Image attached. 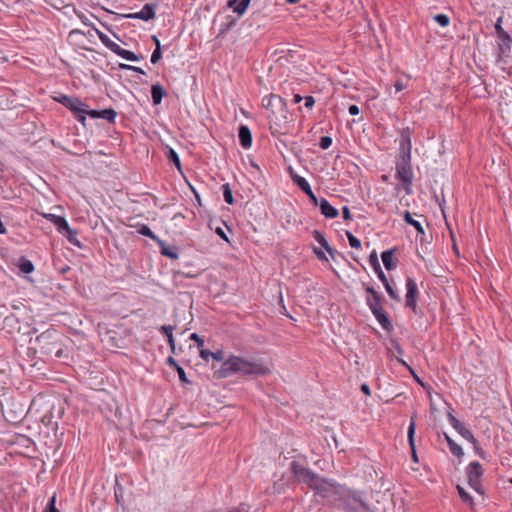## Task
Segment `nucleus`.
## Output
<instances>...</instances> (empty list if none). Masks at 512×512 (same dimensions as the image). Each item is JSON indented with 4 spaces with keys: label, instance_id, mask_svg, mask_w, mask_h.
Segmentation results:
<instances>
[{
    "label": "nucleus",
    "instance_id": "obj_33",
    "mask_svg": "<svg viewBox=\"0 0 512 512\" xmlns=\"http://www.w3.org/2000/svg\"><path fill=\"white\" fill-rule=\"evenodd\" d=\"M367 305L369 306L371 312L375 311V309H381L382 307V296L367 298Z\"/></svg>",
    "mask_w": 512,
    "mask_h": 512
},
{
    "label": "nucleus",
    "instance_id": "obj_4",
    "mask_svg": "<svg viewBox=\"0 0 512 512\" xmlns=\"http://www.w3.org/2000/svg\"><path fill=\"white\" fill-rule=\"evenodd\" d=\"M262 106L270 112L271 122L279 125L287 120L288 109L286 102L278 95L270 94L262 99Z\"/></svg>",
    "mask_w": 512,
    "mask_h": 512
},
{
    "label": "nucleus",
    "instance_id": "obj_10",
    "mask_svg": "<svg viewBox=\"0 0 512 512\" xmlns=\"http://www.w3.org/2000/svg\"><path fill=\"white\" fill-rule=\"evenodd\" d=\"M498 56L497 62L506 63V59L510 57L512 37L506 33L498 36Z\"/></svg>",
    "mask_w": 512,
    "mask_h": 512
},
{
    "label": "nucleus",
    "instance_id": "obj_60",
    "mask_svg": "<svg viewBox=\"0 0 512 512\" xmlns=\"http://www.w3.org/2000/svg\"><path fill=\"white\" fill-rule=\"evenodd\" d=\"M473 447H474L475 452H476L480 457H482V458H483V457H484V452H483L482 448L479 446V444H478V441H477V440H476V445H473Z\"/></svg>",
    "mask_w": 512,
    "mask_h": 512
},
{
    "label": "nucleus",
    "instance_id": "obj_63",
    "mask_svg": "<svg viewBox=\"0 0 512 512\" xmlns=\"http://www.w3.org/2000/svg\"><path fill=\"white\" fill-rule=\"evenodd\" d=\"M167 363H168L171 367H173V368H175V369L177 368V366H180V365L177 363V361H176L173 357H168V358H167Z\"/></svg>",
    "mask_w": 512,
    "mask_h": 512
},
{
    "label": "nucleus",
    "instance_id": "obj_36",
    "mask_svg": "<svg viewBox=\"0 0 512 512\" xmlns=\"http://www.w3.org/2000/svg\"><path fill=\"white\" fill-rule=\"evenodd\" d=\"M138 232L143 235V236H147L149 238H151L152 240L158 242L160 239L152 232V230L146 226V225H142L139 227L138 229Z\"/></svg>",
    "mask_w": 512,
    "mask_h": 512
},
{
    "label": "nucleus",
    "instance_id": "obj_54",
    "mask_svg": "<svg viewBox=\"0 0 512 512\" xmlns=\"http://www.w3.org/2000/svg\"><path fill=\"white\" fill-rule=\"evenodd\" d=\"M86 115H89L92 118H100L101 111H98V110H88L86 108Z\"/></svg>",
    "mask_w": 512,
    "mask_h": 512
},
{
    "label": "nucleus",
    "instance_id": "obj_29",
    "mask_svg": "<svg viewBox=\"0 0 512 512\" xmlns=\"http://www.w3.org/2000/svg\"><path fill=\"white\" fill-rule=\"evenodd\" d=\"M404 220L407 224L413 226L419 234H424V228L420 221L415 220L409 211L404 213Z\"/></svg>",
    "mask_w": 512,
    "mask_h": 512
},
{
    "label": "nucleus",
    "instance_id": "obj_40",
    "mask_svg": "<svg viewBox=\"0 0 512 512\" xmlns=\"http://www.w3.org/2000/svg\"><path fill=\"white\" fill-rule=\"evenodd\" d=\"M434 20L442 27H446L450 23V19L446 14L435 15Z\"/></svg>",
    "mask_w": 512,
    "mask_h": 512
},
{
    "label": "nucleus",
    "instance_id": "obj_41",
    "mask_svg": "<svg viewBox=\"0 0 512 512\" xmlns=\"http://www.w3.org/2000/svg\"><path fill=\"white\" fill-rule=\"evenodd\" d=\"M382 283H383V285H384V287H385V289H386L387 293L389 294V296H390L392 299L399 301V300H400V298H399V296L397 295V293L394 291V289L392 288V286L390 285V283H389L388 279L386 280V282H382Z\"/></svg>",
    "mask_w": 512,
    "mask_h": 512
},
{
    "label": "nucleus",
    "instance_id": "obj_39",
    "mask_svg": "<svg viewBox=\"0 0 512 512\" xmlns=\"http://www.w3.org/2000/svg\"><path fill=\"white\" fill-rule=\"evenodd\" d=\"M346 236L348 238V241H349V244L351 247H353L355 249L361 248L360 240L357 237H355L351 232L346 231Z\"/></svg>",
    "mask_w": 512,
    "mask_h": 512
},
{
    "label": "nucleus",
    "instance_id": "obj_21",
    "mask_svg": "<svg viewBox=\"0 0 512 512\" xmlns=\"http://www.w3.org/2000/svg\"><path fill=\"white\" fill-rule=\"evenodd\" d=\"M44 217L53 223L60 233L64 232V229L68 228V222L64 217L57 216L54 214H45Z\"/></svg>",
    "mask_w": 512,
    "mask_h": 512
},
{
    "label": "nucleus",
    "instance_id": "obj_20",
    "mask_svg": "<svg viewBox=\"0 0 512 512\" xmlns=\"http://www.w3.org/2000/svg\"><path fill=\"white\" fill-rule=\"evenodd\" d=\"M369 263L373 267V269H374L375 273L377 274L379 280L381 282H386L387 277L384 274V272L382 271V268H381L379 260H378L377 253L375 251H373L370 254V256H369Z\"/></svg>",
    "mask_w": 512,
    "mask_h": 512
},
{
    "label": "nucleus",
    "instance_id": "obj_38",
    "mask_svg": "<svg viewBox=\"0 0 512 512\" xmlns=\"http://www.w3.org/2000/svg\"><path fill=\"white\" fill-rule=\"evenodd\" d=\"M224 200L228 204H233L234 199L229 184L222 185Z\"/></svg>",
    "mask_w": 512,
    "mask_h": 512
},
{
    "label": "nucleus",
    "instance_id": "obj_58",
    "mask_svg": "<svg viewBox=\"0 0 512 512\" xmlns=\"http://www.w3.org/2000/svg\"><path fill=\"white\" fill-rule=\"evenodd\" d=\"M167 340H168L169 346L171 348V351L173 353H175V340H174L173 335H168Z\"/></svg>",
    "mask_w": 512,
    "mask_h": 512
},
{
    "label": "nucleus",
    "instance_id": "obj_43",
    "mask_svg": "<svg viewBox=\"0 0 512 512\" xmlns=\"http://www.w3.org/2000/svg\"><path fill=\"white\" fill-rule=\"evenodd\" d=\"M332 144V139L331 137L329 136H323L321 137L320 139V142H319V146L323 149V150H326L328 149Z\"/></svg>",
    "mask_w": 512,
    "mask_h": 512
},
{
    "label": "nucleus",
    "instance_id": "obj_49",
    "mask_svg": "<svg viewBox=\"0 0 512 512\" xmlns=\"http://www.w3.org/2000/svg\"><path fill=\"white\" fill-rule=\"evenodd\" d=\"M211 354H212V351L207 350V349L200 348V357H201L204 361H208V360H209V358L211 357Z\"/></svg>",
    "mask_w": 512,
    "mask_h": 512
},
{
    "label": "nucleus",
    "instance_id": "obj_15",
    "mask_svg": "<svg viewBox=\"0 0 512 512\" xmlns=\"http://www.w3.org/2000/svg\"><path fill=\"white\" fill-rule=\"evenodd\" d=\"M124 17L130 18V19H141L144 21H148L155 17L154 6L151 4H145L143 6V8L141 9V11H139L137 13L126 14V15H124Z\"/></svg>",
    "mask_w": 512,
    "mask_h": 512
},
{
    "label": "nucleus",
    "instance_id": "obj_45",
    "mask_svg": "<svg viewBox=\"0 0 512 512\" xmlns=\"http://www.w3.org/2000/svg\"><path fill=\"white\" fill-rule=\"evenodd\" d=\"M502 20L503 18L500 16L495 24V31L497 33V36L506 34L507 32L502 28Z\"/></svg>",
    "mask_w": 512,
    "mask_h": 512
},
{
    "label": "nucleus",
    "instance_id": "obj_25",
    "mask_svg": "<svg viewBox=\"0 0 512 512\" xmlns=\"http://www.w3.org/2000/svg\"><path fill=\"white\" fill-rule=\"evenodd\" d=\"M158 245L161 248V254L170 258V259H178L179 255L174 247H168L166 243L162 240H159Z\"/></svg>",
    "mask_w": 512,
    "mask_h": 512
},
{
    "label": "nucleus",
    "instance_id": "obj_31",
    "mask_svg": "<svg viewBox=\"0 0 512 512\" xmlns=\"http://www.w3.org/2000/svg\"><path fill=\"white\" fill-rule=\"evenodd\" d=\"M98 37L101 40V42L112 52L115 53L116 49L118 48V44L112 41L106 34L103 32L97 31Z\"/></svg>",
    "mask_w": 512,
    "mask_h": 512
},
{
    "label": "nucleus",
    "instance_id": "obj_27",
    "mask_svg": "<svg viewBox=\"0 0 512 512\" xmlns=\"http://www.w3.org/2000/svg\"><path fill=\"white\" fill-rule=\"evenodd\" d=\"M444 437H445V440H446V442H447V444H448V446H449L450 452H451L454 456H456V457H458V458L462 457V456H463V450H462V448H461L458 444H456V443L452 440V438H451L449 435H447L446 433H444Z\"/></svg>",
    "mask_w": 512,
    "mask_h": 512
},
{
    "label": "nucleus",
    "instance_id": "obj_46",
    "mask_svg": "<svg viewBox=\"0 0 512 512\" xmlns=\"http://www.w3.org/2000/svg\"><path fill=\"white\" fill-rule=\"evenodd\" d=\"M190 340L195 341L198 348H202L204 345V340L197 333H192L190 335Z\"/></svg>",
    "mask_w": 512,
    "mask_h": 512
},
{
    "label": "nucleus",
    "instance_id": "obj_37",
    "mask_svg": "<svg viewBox=\"0 0 512 512\" xmlns=\"http://www.w3.org/2000/svg\"><path fill=\"white\" fill-rule=\"evenodd\" d=\"M167 158L170 162L175 164L178 170L181 169L179 156L173 149H169V151L167 152Z\"/></svg>",
    "mask_w": 512,
    "mask_h": 512
},
{
    "label": "nucleus",
    "instance_id": "obj_30",
    "mask_svg": "<svg viewBox=\"0 0 512 512\" xmlns=\"http://www.w3.org/2000/svg\"><path fill=\"white\" fill-rule=\"evenodd\" d=\"M115 54L128 60V61H138L140 60V56L136 55L134 52L126 50L118 46L115 51Z\"/></svg>",
    "mask_w": 512,
    "mask_h": 512
},
{
    "label": "nucleus",
    "instance_id": "obj_59",
    "mask_svg": "<svg viewBox=\"0 0 512 512\" xmlns=\"http://www.w3.org/2000/svg\"><path fill=\"white\" fill-rule=\"evenodd\" d=\"M348 111H349L350 115H353V116L358 115L359 114V107L357 105H351L349 107Z\"/></svg>",
    "mask_w": 512,
    "mask_h": 512
},
{
    "label": "nucleus",
    "instance_id": "obj_13",
    "mask_svg": "<svg viewBox=\"0 0 512 512\" xmlns=\"http://www.w3.org/2000/svg\"><path fill=\"white\" fill-rule=\"evenodd\" d=\"M406 289V306L411 308L413 311H416L418 288L416 282L412 278L407 279Z\"/></svg>",
    "mask_w": 512,
    "mask_h": 512
},
{
    "label": "nucleus",
    "instance_id": "obj_17",
    "mask_svg": "<svg viewBox=\"0 0 512 512\" xmlns=\"http://www.w3.org/2000/svg\"><path fill=\"white\" fill-rule=\"evenodd\" d=\"M317 206L320 207L321 214L324 215L326 218H336L339 214L338 210L324 198L318 200Z\"/></svg>",
    "mask_w": 512,
    "mask_h": 512
},
{
    "label": "nucleus",
    "instance_id": "obj_2",
    "mask_svg": "<svg viewBox=\"0 0 512 512\" xmlns=\"http://www.w3.org/2000/svg\"><path fill=\"white\" fill-rule=\"evenodd\" d=\"M39 352L47 357L61 359L64 354L62 335L55 330H47L35 339Z\"/></svg>",
    "mask_w": 512,
    "mask_h": 512
},
{
    "label": "nucleus",
    "instance_id": "obj_19",
    "mask_svg": "<svg viewBox=\"0 0 512 512\" xmlns=\"http://www.w3.org/2000/svg\"><path fill=\"white\" fill-rule=\"evenodd\" d=\"M312 234L314 239L321 245L323 249H325L329 253L332 259H335L336 251L328 244L324 234L318 230H314Z\"/></svg>",
    "mask_w": 512,
    "mask_h": 512
},
{
    "label": "nucleus",
    "instance_id": "obj_7",
    "mask_svg": "<svg viewBox=\"0 0 512 512\" xmlns=\"http://www.w3.org/2000/svg\"><path fill=\"white\" fill-rule=\"evenodd\" d=\"M56 100L63 106L71 110L75 118L85 125L86 121V105L77 97H69L67 95H61Z\"/></svg>",
    "mask_w": 512,
    "mask_h": 512
},
{
    "label": "nucleus",
    "instance_id": "obj_62",
    "mask_svg": "<svg viewBox=\"0 0 512 512\" xmlns=\"http://www.w3.org/2000/svg\"><path fill=\"white\" fill-rule=\"evenodd\" d=\"M361 391H362L364 394H366L367 396H370V395H371L370 388H369L368 384H366V383H363V384L361 385Z\"/></svg>",
    "mask_w": 512,
    "mask_h": 512
},
{
    "label": "nucleus",
    "instance_id": "obj_42",
    "mask_svg": "<svg viewBox=\"0 0 512 512\" xmlns=\"http://www.w3.org/2000/svg\"><path fill=\"white\" fill-rule=\"evenodd\" d=\"M162 57V52H161V45L160 43H158V46L155 48V50L153 51L152 55H151V63L153 64H156Z\"/></svg>",
    "mask_w": 512,
    "mask_h": 512
},
{
    "label": "nucleus",
    "instance_id": "obj_16",
    "mask_svg": "<svg viewBox=\"0 0 512 512\" xmlns=\"http://www.w3.org/2000/svg\"><path fill=\"white\" fill-rule=\"evenodd\" d=\"M372 314L374 315V317L377 319V321L380 323L384 330L388 332L393 330V325L383 308L378 310L375 309V311H373Z\"/></svg>",
    "mask_w": 512,
    "mask_h": 512
},
{
    "label": "nucleus",
    "instance_id": "obj_55",
    "mask_svg": "<svg viewBox=\"0 0 512 512\" xmlns=\"http://www.w3.org/2000/svg\"><path fill=\"white\" fill-rule=\"evenodd\" d=\"M391 344L399 355H403V349L397 341L391 340Z\"/></svg>",
    "mask_w": 512,
    "mask_h": 512
},
{
    "label": "nucleus",
    "instance_id": "obj_64",
    "mask_svg": "<svg viewBox=\"0 0 512 512\" xmlns=\"http://www.w3.org/2000/svg\"><path fill=\"white\" fill-rule=\"evenodd\" d=\"M74 12L76 13V15L81 19V21L85 24V25H88L87 23V17L81 13V12H77L75 9H74Z\"/></svg>",
    "mask_w": 512,
    "mask_h": 512
},
{
    "label": "nucleus",
    "instance_id": "obj_32",
    "mask_svg": "<svg viewBox=\"0 0 512 512\" xmlns=\"http://www.w3.org/2000/svg\"><path fill=\"white\" fill-rule=\"evenodd\" d=\"M18 267H19L20 271L25 273V274H29V273L34 271L33 263L30 260H28V259H26L24 257H21L19 259Z\"/></svg>",
    "mask_w": 512,
    "mask_h": 512
},
{
    "label": "nucleus",
    "instance_id": "obj_51",
    "mask_svg": "<svg viewBox=\"0 0 512 512\" xmlns=\"http://www.w3.org/2000/svg\"><path fill=\"white\" fill-rule=\"evenodd\" d=\"M313 251H314V253L316 254V256H317V258H318L319 260H322V261H327V260H328V259H327V257H326V255L324 254V252H323L321 249H319V248L315 247V248L313 249Z\"/></svg>",
    "mask_w": 512,
    "mask_h": 512
},
{
    "label": "nucleus",
    "instance_id": "obj_18",
    "mask_svg": "<svg viewBox=\"0 0 512 512\" xmlns=\"http://www.w3.org/2000/svg\"><path fill=\"white\" fill-rule=\"evenodd\" d=\"M238 137L240 144L243 148L247 149L251 147L252 144V135L250 129L245 126L241 125L238 132Z\"/></svg>",
    "mask_w": 512,
    "mask_h": 512
},
{
    "label": "nucleus",
    "instance_id": "obj_56",
    "mask_svg": "<svg viewBox=\"0 0 512 512\" xmlns=\"http://www.w3.org/2000/svg\"><path fill=\"white\" fill-rule=\"evenodd\" d=\"M342 214H343V218L345 220H350L351 219V213H350V210L347 206H344L342 208Z\"/></svg>",
    "mask_w": 512,
    "mask_h": 512
},
{
    "label": "nucleus",
    "instance_id": "obj_26",
    "mask_svg": "<svg viewBox=\"0 0 512 512\" xmlns=\"http://www.w3.org/2000/svg\"><path fill=\"white\" fill-rule=\"evenodd\" d=\"M394 251H395V249L386 250V251L382 252V254H381L382 262H383L385 268L389 271L396 268V264L393 263V261H392V256H393Z\"/></svg>",
    "mask_w": 512,
    "mask_h": 512
},
{
    "label": "nucleus",
    "instance_id": "obj_5",
    "mask_svg": "<svg viewBox=\"0 0 512 512\" xmlns=\"http://www.w3.org/2000/svg\"><path fill=\"white\" fill-rule=\"evenodd\" d=\"M396 177L402 181L405 192L411 194L413 181L411 156H399L396 163Z\"/></svg>",
    "mask_w": 512,
    "mask_h": 512
},
{
    "label": "nucleus",
    "instance_id": "obj_9",
    "mask_svg": "<svg viewBox=\"0 0 512 512\" xmlns=\"http://www.w3.org/2000/svg\"><path fill=\"white\" fill-rule=\"evenodd\" d=\"M466 473H467L469 486L476 492L483 494L482 484H481L483 469H482L481 464L477 461L471 462L466 469Z\"/></svg>",
    "mask_w": 512,
    "mask_h": 512
},
{
    "label": "nucleus",
    "instance_id": "obj_50",
    "mask_svg": "<svg viewBox=\"0 0 512 512\" xmlns=\"http://www.w3.org/2000/svg\"><path fill=\"white\" fill-rule=\"evenodd\" d=\"M211 358H213L216 361H223L224 360V352L222 350L212 352Z\"/></svg>",
    "mask_w": 512,
    "mask_h": 512
},
{
    "label": "nucleus",
    "instance_id": "obj_1",
    "mask_svg": "<svg viewBox=\"0 0 512 512\" xmlns=\"http://www.w3.org/2000/svg\"><path fill=\"white\" fill-rule=\"evenodd\" d=\"M236 373L246 376H265L271 373V367L262 361L231 355L222 362L220 368L214 370V377L222 379Z\"/></svg>",
    "mask_w": 512,
    "mask_h": 512
},
{
    "label": "nucleus",
    "instance_id": "obj_11",
    "mask_svg": "<svg viewBox=\"0 0 512 512\" xmlns=\"http://www.w3.org/2000/svg\"><path fill=\"white\" fill-rule=\"evenodd\" d=\"M411 137L412 130L409 127L403 128L400 131L399 156H411Z\"/></svg>",
    "mask_w": 512,
    "mask_h": 512
},
{
    "label": "nucleus",
    "instance_id": "obj_47",
    "mask_svg": "<svg viewBox=\"0 0 512 512\" xmlns=\"http://www.w3.org/2000/svg\"><path fill=\"white\" fill-rule=\"evenodd\" d=\"M175 370L177 371L179 379H180L181 382L189 383V380L186 377V373H185L184 369L181 366H177V368Z\"/></svg>",
    "mask_w": 512,
    "mask_h": 512
},
{
    "label": "nucleus",
    "instance_id": "obj_35",
    "mask_svg": "<svg viewBox=\"0 0 512 512\" xmlns=\"http://www.w3.org/2000/svg\"><path fill=\"white\" fill-rule=\"evenodd\" d=\"M457 491L463 502L469 504L470 506H473V498L470 496L468 492H466V490L463 487L457 485Z\"/></svg>",
    "mask_w": 512,
    "mask_h": 512
},
{
    "label": "nucleus",
    "instance_id": "obj_12",
    "mask_svg": "<svg viewBox=\"0 0 512 512\" xmlns=\"http://www.w3.org/2000/svg\"><path fill=\"white\" fill-rule=\"evenodd\" d=\"M448 420L452 427L467 441L472 443V445H476V438L473 436L472 432L467 429L451 412H448Z\"/></svg>",
    "mask_w": 512,
    "mask_h": 512
},
{
    "label": "nucleus",
    "instance_id": "obj_52",
    "mask_svg": "<svg viewBox=\"0 0 512 512\" xmlns=\"http://www.w3.org/2000/svg\"><path fill=\"white\" fill-rule=\"evenodd\" d=\"M305 100V107L311 109L315 104V99L312 96H306L303 98Z\"/></svg>",
    "mask_w": 512,
    "mask_h": 512
},
{
    "label": "nucleus",
    "instance_id": "obj_48",
    "mask_svg": "<svg viewBox=\"0 0 512 512\" xmlns=\"http://www.w3.org/2000/svg\"><path fill=\"white\" fill-rule=\"evenodd\" d=\"M160 331L168 338V335H173V326L163 325L160 327Z\"/></svg>",
    "mask_w": 512,
    "mask_h": 512
},
{
    "label": "nucleus",
    "instance_id": "obj_34",
    "mask_svg": "<svg viewBox=\"0 0 512 512\" xmlns=\"http://www.w3.org/2000/svg\"><path fill=\"white\" fill-rule=\"evenodd\" d=\"M116 115H117L116 111L112 108H109V109L101 110L100 118L105 119L110 123H113L115 121Z\"/></svg>",
    "mask_w": 512,
    "mask_h": 512
},
{
    "label": "nucleus",
    "instance_id": "obj_24",
    "mask_svg": "<svg viewBox=\"0 0 512 512\" xmlns=\"http://www.w3.org/2000/svg\"><path fill=\"white\" fill-rule=\"evenodd\" d=\"M151 95H152L153 103L155 105H158L161 103V101L165 95V91H164L163 87L159 83H157L152 86Z\"/></svg>",
    "mask_w": 512,
    "mask_h": 512
},
{
    "label": "nucleus",
    "instance_id": "obj_6",
    "mask_svg": "<svg viewBox=\"0 0 512 512\" xmlns=\"http://www.w3.org/2000/svg\"><path fill=\"white\" fill-rule=\"evenodd\" d=\"M343 486L334 483L331 480H327L325 478H321L318 476L317 481L311 486V489L315 491L317 495H320L324 498H328L334 503H336L337 498L339 496L340 490H342Z\"/></svg>",
    "mask_w": 512,
    "mask_h": 512
},
{
    "label": "nucleus",
    "instance_id": "obj_57",
    "mask_svg": "<svg viewBox=\"0 0 512 512\" xmlns=\"http://www.w3.org/2000/svg\"><path fill=\"white\" fill-rule=\"evenodd\" d=\"M394 87H395V92L398 93V92L404 90L406 85L401 81H397L395 83Z\"/></svg>",
    "mask_w": 512,
    "mask_h": 512
},
{
    "label": "nucleus",
    "instance_id": "obj_53",
    "mask_svg": "<svg viewBox=\"0 0 512 512\" xmlns=\"http://www.w3.org/2000/svg\"><path fill=\"white\" fill-rule=\"evenodd\" d=\"M364 289H365V291L367 293H369L371 295V298L372 297H376L377 298V296H380V294L371 286H368V285L364 284Z\"/></svg>",
    "mask_w": 512,
    "mask_h": 512
},
{
    "label": "nucleus",
    "instance_id": "obj_8",
    "mask_svg": "<svg viewBox=\"0 0 512 512\" xmlns=\"http://www.w3.org/2000/svg\"><path fill=\"white\" fill-rule=\"evenodd\" d=\"M290 470L299 482L308 485L310 488L317 481L318 475L297 461L291 462Z\"/></svg>",
    "mask_w": 512,
    "mask_h": 512
},
{
    "label": "nucleus",
    "instance_id": "obj_28",
    "mask_svg": "<svg viewBox=\"0 0 512 512\" xmlns=\"http://www.w3.org/2000/svg\"><path fill=\"white\" fill-rule=\"evenodd\" d=\"M66 238L67 240L77 246V247H81V244L77 238V235H78V232L75 230V229H72L69 225H68V228L64 229V232L62 233Z\"/></svg>",
    "mask_w": 512,
    "mask_h": 512
},
{
    "label": "nucleus",
    "instance_id": "obj_3",
    "mask_svg": "<svg viewBox=\"0 0 512 512\" xmlns=\"http://www.w3.org/2000/svg\"><path fill=\"white\" fill-rule=\"evenodd\" d=\"M336 505L347 512H375L364 500L362 493L345 487L339 492Z\"/></svg>",
    "mask_w": 512,
    "mask_h": 512
},
{
    "label": "nucleus",
    "instance_id": "obj_61",
    "mask_svg": "<svg viewBox=\"0 0 512 512\" xmlns=\"http://www.w3.org/2000/svg\"><path fill=\"white\" fill-rule=\"evenodd\" d=\"M216 233H217V234H218V235H219L223 240H225V241H227V242L229 241V240H228V237H227V235H226V233L224 232V230H223L222 228H217V229H216Z\"/></svg>",
    "mask_w": 512,
    "mask_h": 512
},
{
    "label": "nucleus",
    "instance_id": "obj_22",
    "mask_svg": "<svg viewBox=\"0 0 512 512\" xmlns=\"http://www.w3.org/2000/svg\"><path fill=\"white\" fill-rule=\"evenodd\" d=\"M415 428H416L415 416H412L411 420H410L409 427H408V441H409V445L412 450L413 460L415 462H417L418 459H417V455H416V451H415V444H414Z\"/></svg>",
    "mask_w": 512,
    "mask_h": 512
},
{
    "label": "nucleus",
    "instance_id": "obj_44",
    "mask_svg": "<svg viewBox=\"0 0 512 512\" xmlns=\"http://www.w3.org/2000/svg\"><path fill=\"white\" fill-rule=\"evenodd\" d=\"M55 502H56V496L54 495L50 499L47 507L45 508V510L43 512H59V510L55 506Z\"/></svg>",
    "mask_w": 512,
    "mask_h": 512
},
{
    "label": "nucleus",
    "instance_id": "obj_23",
    "mask_svg": "<svg viewBox=\"0 0 512 512\" xmlns=\"http://www.w3.org/2000/svg\"><path fill=\"white\" fill-rule=\"evenodd\" d=\"M250 4V0H229L228 6L233 9V11L239 15L245 13L246 9Z\"/></svg>",
    "mask_w": 512,
    "mask_h": 512
},
{
    "label": "nucleus",
    "instance_id": "obj_14",
    "mask_svg": "<svg viewBox=\"0 0 512 512\" xmlns=\"http://www.w3.org/2000/svg\"><path fill=\"white\" fill-rule=\"evenodd\" d=\"M291 178L298 185V187L310 198L311 202L317 206L318 205V198L312 191L309 183L301 176L291 172Z\"/></svg>",
    "mask_w": 512,
    "mask_h": 512
}]
</instances>
